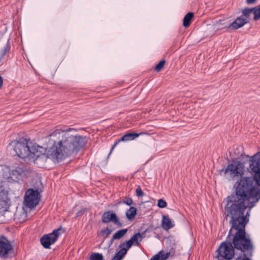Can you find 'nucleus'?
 Segmentation results:
<instances>
[{
	"mask_svg": "<svg viewBox=\"0 0 260 260\" xmlns=\"http://www.w3.org/2000/svg\"><path fill=\"white\" fill-rule=\"evenodd\" d=\"M248 223L246 218L243 219H236L229 222L230 229L228 235V238H230L231 235H250L246 232V225Z\"/></svg>",
	"mask_w": 260,
	"mask_h": 260,
	"instance_id": "nucleus-9",
	"label": "nucleus"
},
{
	"mask_svg": "<svg viewBox=\"0 0 260 260\" xmlns=\"http://www.w3.org/2000/svg\"><path fill=\"white\" fill-rule=\"evenodd\" d=\"M253 20L255 21L260 19V4L253 7Z\"/></svg>",
	"mask_w": 260,
	"mask_h": 260,
	"instance_id": "nucleus-25",
	"label": "nucleus"
},
{
	"mask_svg": "<svg viewBox=\"0 0 260 260\" xmlns=\"http://www.w3.org/2000/svg\"><path fill=\"white\" fill-rule=\"evenodd\" d=\"M136 194L138 197H142L144 196V192L142 190L140 186H138L136 190Z\"/></svg>",
	"mask_w": 260,
	"mask_h": 260,
	"instance_id": "nucleus-32",
	"label": "nucleus"
},
{
	"mask_svg": "<svg viewBox=\"0 0 260 260\" xmlns=\"http://www.w3.org/2000/svg\"><path fill=\"white\" fill-rule=\"evenodd\" d=\"M157 205L160 208H164L167 206V203L163 199H160L157 201Z\"/></svg>",
	"mask_w": 260,
	"mask_h": 260,
	"instance_id": "nucleus-30",
	"label": "nucleus"
},
{
	"mask_svg": "<svg viewBox=\"0 0 260 260\" xmlns=\"http://www.w3.org/2000/svg\"><path fill=\"white\" fill-rule=\"evenodd\" d=\"M194 16L193 12L187 13L183 18V26L185 27H188L191 23V20Z\"/></svg>",
	"mask_w": 260,
	"mask_h": 260,
	"instance_id": "nucleus-19",
	"label": "nucleus"
},
{
	"mask_svg": "<svg viewBox=\"0 0 260 260\" xmlns=\"http://www.w3.org/2000/svg\"><path fill=\"white\" fill-rule=\"evenodd\" d=\"M101 220L104 223L112 222L118 228H121L123 226V224L120 221L119 218L113 210H108L104 212Z\"/></svg>",
	"mask_w": 260,
	"mask_h": 260,
	"instance_id": "nucleus-12",
	"label": "nucleus"
},
{
	"mask_svg": "<svg viewBox=\"0 0 260 260\" xmlns=\"http://www.w3.org/2000/svg\"><path fill=\"white\" fill-rule=\"evenodd\" d=\"M248 23V19L244 18L241 16H240L238 17L232 23H231L228 25H225V28L236 30L242 27L244 25Z\"/></svg>",
	"mask_w": 260,
	"mask_h": 260,
	"instance_id": "nucleus-14",
	"label": "nucleus"
},
{
	"mask_svg": "<svg viewBox=\"0 0 260 260\" xmlns=\"http://www.w3.org/2000/svg\"><path fill=\"white\" fill-rule=\"evenodd\" d=\"M166 60L163 59L157 63L154 67V69L156 72H159L164 67L166 63Z\"/></svg>",
	"mask_w": 260,
	"mask_h": 260,
	"instance_id": "nucleus-27",
	"label": "nucleus"
},
{
	"mask_svg": "<svg viewBox=\"0 0 260 260\" xmlns=\"http://www.w3.org/2000/svg\"><path fill=\"white\" fill-rule=\"evenodd\" d=\"M144 135H149V133L147 132H142L139 133L136 132L127 133L123 135L119 139L121 142H127L133 140L140 136Z\"/></svg>",
	"mask_w": 260,
	"mask_h": 260,
	"instance_id": "nucleus-15",
	"label": "nucleus"
},
{
	"mask_svg": "<svg viewBox=\"0 0 260 260\" xmlns=\"http://www.w3.org/2000/svg\"><path fill=\"white\" fill-rule=\"evenodd\" d=\"M90 260H105L102 253L92 252L90 255Z\"/></svg>",
	"mask_w": 260,
	"mask_h": 260,
	"instance_id": "nucleus-26",
	"label": "nucleus"
},
{
	"mask_svg": "<svg viewBox=\"0 0 260 260\" xmlns=\"http://www.w3.org/2000/svg\"><path fill=\"white\" fill-rule=\"evenodd\" d=\"M237 157L231 158V159H237L238 160L243 161V174L245 172V165L249 162V167L247 168V171L252 175L250 178L251 180L255 182L257 186H260V151L255 153L252 156L245 154L244 153V147L242 146H238L234 151Z\"/></svg>",
	"mask_w": 260,
	"mask_h": 260,
	"instance_id": "nucleus-3",
	"label": "nucleus"
},
{
	"mask_svg": "<svg viewBox=\"0 0 260 260\" xmlns=\"http://www.w3.org/2000/svg\"><path fill=\"white\" fill-rule=\"evenodd\" d=\"M226 159H227L228 161L229 162L230 161V159H229V158H227Z\"/></svg>",
	"mask_w": 260,
	"mask_h": 260,
	"instance_id": "nucleus-42",
	"label": "nucleus"
},
{
	"mask_svg": "<svg viewBox=\"0 0 260 260\" xmlns=\"http://www.w3.org/2000/svg\"><path fill=\"white\" fill-rule=\"evenodd\" d=\"M113 230L110 229L108 228H105L101 231V232L103 234V236L105 239L109 237V235L112 232Z\"/></svg>",
	"mask_w": 260,
	"mask_h": 260,
	"instance_id": "nucleus-28",
	"label": "nucleus"
},
{
	"mask_svg": "<svg viewBox=\"0 0 260 260\" xmlns=\"http://www.w3.org/2000/svg\"><path fill=\"white\" fill-rule=\"evenodd\" d=\"M121 142V141H120V139H118L114 143V144L112 146L111 148V149H110V152L109 153L108 155V156H107V158H108L110 156V155L111 154L112 151H113V150L114 149V148L116 147V146L120 143Z\"/></svg>",
	"mask_w": 260,
	"mask_h": 260,
	"instance_id": "nucleus-34",
	"label": "nucleus"
},
{
	"mask_svg": "<svg viewBox=\"0 0 260 260\" xmlns=\"http://www.w3.org/2000/svg\"><path fill=\"white\" fill-rule=\"evenodd\" d=\"M65 232V230L61 226L54 229L50 233L44 234L40 238V243L45 249L50 248L51 245L54 244L58 240L59 236Z\"/></svg>",
	"mask_w": 260,
	"mask_h": 260,
	"instance_id": "nucleus-7",
	"label": "nucleus"
},
{
	"mask_svg": "<svg viewBox=\"0 0 260 260\" xmlns=\"http://www.w3.org/2000/svg\"><path fill=\"white\" fill-rule=\"evenodd\" d=\"M158 228H159V226H154L152 223L149 224L148 227L144 230L145 232L146 233H149V232H153L155 230H156Z\"/></svg>",
	"mask_w": 260,
	"mask_h": 260,
	"instance_id": "nucleus-29",
	"label": "nucleus"
},
{
	"mask_svg": "<svg viewBox=\"0 0 260 260\" xmlns=\"http://www.w3.org/2000/svg\"><path fill=\"white\" fill-rule=\"evenodd\" d=\"M139 172V170H137V171L136 172V173H137V172Z\"/></svg>",
	"mask_w": 260,
	"mask_h": 260,
	"instance_id": "nucleus-44",
	"label": "nucleus"
},
{
	"mask_svg": "<svg viewBox=\"0 0 260 260\" xmlns=\"http://www.w3.org/2000/svg\"><path fill=\"white\" fill-rule=\"evenodd\" d=\"M231 163L229 164L225 168H222L218 170L217 175L226 176L229 175L230 179H234L235 177H239V179L242 178L246 177L243 176V161L237 160V159H231Z\"/></svg>",
	"mask_w": 260,
	"mask_h": 260,
	"instance_id": "nucleus-5",
	"label": "nucleus"
},
{
	"mask_svg": "<svg viewBox=\"0 0 260 260\" xmlns=\"http://www.w3.org/2000/svg\"><path fill=\"white\" fill-rule=\"evenodd\" d=\"M122 203L127 206H130L133 204V201L132 198L129 197H125L122 201Z\"/></svg>",
	"mask_w": 260,
	"mask_h": 260,
	"instance_id": "nucleus-33",
	"label": "nucleus"
},
{
	"mask_svg": "<svg viewBox=\"0 0 260 260\" xmlns=\"http://www.w3.org/2000/svg\"><path fill=\"white\" fill-rule=\"evenodd\" d=\"M86 211L87 208H82L76 213L75 218L82 216Z\"/></svg>",
	"mask_w": 260,
	"mask_h": 260,
	"instance_id": "nucleus-36",
	"label": "nucleus"
},
{
	"mask_svg": "<svg viewBox=\"0 0 260 260\" xmlns=\"http://www.w3.org/2000/svg\"><path fill=\"white\" fill-rule=\"evenodd\" d=\"M170 251L165 252L163 250H161L153 256L150 260H167L170 256Z\"/></svg>",
	"mask_w": 260,
	"mask_h": 260,
	"instance_id": "nucleus-17",
	"label": "nucleus"
},
{
	"mask_svg": "<svg viewBox=\"0 0 260 260\" xmlns=\"http://www.w3.org/2000/svg\"><path fill=\"white\" fill-rule=\"evenodd\" d=\"M11 48V45L9 42V40H8L4 48H1L0 50V62L4 58L7 53L10 51Z\"/></svg>",
	"mask_w": 260,
	"mask_h": 260,
	"instance_id": "nucleus-21",
	"label": "nucleus"
},
{
	"mask_svg": "<svg viewBox=\"0 0 260 260\" xmlns=\"http://www.w3.org/2000/svg\"><path fill=\"white\" fill-rule=\"evenodd\" d=\"M154 237L156 239H160V236L158 234L156 235Z\"/></svg>",
	"mask_w": 260,
	"mask_h": 260,
	"instance_id": "nucleus-41",
	"label": "nucleus"
},
{
	"mask_svg": "<svg viewBox=\"0 0 260 260\" xmlns=\"http://www.w3.org/2000/svg\"><path fill=\"white\" fill-rule=\"evenodd\" d=\"M121 142V141H120V139H118L114 143V144L112 146L111 148V149H110V152L109 153L108 155V156H107V158H108L110 156V155L111 154L112 151H113V150L114 149V148L116 147V146L120 143Z\"/></svg>",
	"mask_w": 260,
	"mask_h": 260,
	"instance_id": "nucleus-35",
	"label": "nucleus"
},
{
	"mask_svg": "<svg viewBox=\"0 0 260 260\" xmlns=\"http://www.w3.org/2000/svg\"><path fill=\"white\" fill-rule=\"evenodd\" d=\"M16 255L14 246L5 236L0 237V258L2 259L12 258Z\"/></svg>",
	"mask_w": 260,
	"mask_h": 260,
	"instance_id": "nucleus-8",
	"label": "nucleus"
},
{
	"mask_svg": "<svg viewBox=\"0 0 260 260\" xmlns=\"http://www.w3.org/2000/svg\"><path fill=\"white\" fill-rule=\"evenodd\" d=\"M56 129L52 133L51 137H57V140H51L53 143L51 147L46 148L45 154L47 158L51 159L54 162H59L72 154H77L87 143L88 138L77 134L70 135L69 132Z\"/></svg>",
	"mask_w": 260,
	"mask_h": 260,
	"instance_id": "nucleus-1",
	"label": "nucleus"
},
{
	"mask_svg": "<svg viewBox=\"0 0 260 260\" xmlns=\"http://www.w3.org/2000/svg\"><path fill=\"white\" fill-rule=\"evenodd\" d=\"M137 214V209L135 207H131L126 212L125 216L129 221H133Z\"/></svg>",
	"mask_w": 260,
	"mask_h": 260,
	"instance_id": "nucleus-18",
	"label": "nucleus"
},
{
	"mask_svg": "<svg viewBox=\"0 0 260 260\" xmlns=\"http://www.w3.org/2000/svg\"><path fill=\"white\" fill-rule=\"evenodd\" d=\"M241 16L244 18L248 19L250 20V16L251 13L253 14V7L248 8L245 7L241 10Z\"/></svg>",
	"mask_w": 260,
	"mask_h": 260,
	"instance_id": "nucleus-23",
	"label": "nucleus"
},
{
	"mask_svg": "<svg viewBox=\"0 0 260 260\" xmlns=\"http://www.w3.org/2000/svg\"><path fill=\"white\" fill-rule=\"evenodd\" d=\"M253 182L247 177L238 179L234 185V190L224 200L223 202H226L224 207L226 217L231 218L229 222L239 219L242 213L247 209L248 206L245 205V202L256 197L257 194H253Z\"/></svg>",
	"mask_w": 260,
	"mask_h": 260,
	"instance_id": "nucleus-2",
	"label": "nucleus"
},
{
	"mask_svg": "<svg viewBox=\"0 0 260 260\" xmlns=\"http://www.w3.org/2000/svg\"><path fill=\"white\" fill-rule=\"evenodd\" d=\"M125 255L122 251H118L115 253L114 257L118 260H122Z\"/></svg>",
	"mask_w": 260,
	"mask_h": 260,
	"instance_id": "nucleus-31",
	"label": "nucleus"
},
{
	"mask_svg": "<svg viewBox=\"0 0 260 260\" xmlns=\"http://www.w3.org/2000/svg\"><path fill=\"white\" fill-rule=\"evenodd\" d=\"M118 247L120 248L119 251H122L123 253L126 254L127 251L132 247L127 241H125V242L121 243L119 245Z\"/></svg>",
	"mask_w": 260,
	"mask_h": 260,
	"instance_id": "nucleus-24",
	"label": "nucleus"
},
{
	"mask_svg": "<svg viewBox=\"0 0 260 260\" xmlns=\"http://www.w3.org/2000/svg\"><path fill=\"white\" fill-rule=\"evenodd\" d=\"M174 225V221H172L168 215L162 216L161 226L164 230L168 231Z\"/></svg>",
	"mask_w": 260,
	"mask_h": 260,
	"instance_id": "nucleus-16",
	"label": "nucleus"
},
{
	"mask_svg": "<svg viewBox=\"0 0 260 260\" xmlns=\"http://www.w3.org/2000/svg\"><path fill=\"white\" fill-rule=\"evenodd\" d=\"M229 154H230V155L231 156L232 155V152L231 151L229 152Z\"/></svg>",
	"mask_w": 260,
	"mask_h": 260,
	"instance_id": "nucleus-43",
	"label": "nucleus"
},
{
	"mask_svg": "<svg viewBox=\"0 0 260 260\" xmlns=\"http://www.w3.org/2000/svg\"><path fill=\"white\" fill-rule=\"evenodd\" d=\"M115 240H113V237H112V238L110 239V240L109 241V246H110L113 243V241H114Z\"/></svg>",
	"mask_w": 260,
	"mask_h": 260,
	"instance_id": "nucleus-40",
	"label": "nucleus"
},
{
	"mask_svg": "<svg viewBox=\"0 0 260 260\" xmlns=\"http://www.w3.org/2000/svg\"><path fill=\"white\" fill-rule=\"evenodd\" d=\"M7 149L11 151L12 155L17 156L22 159L39 157L38 155H36L38 152L36 146L32 145L29 139L27 140L24 138L12 141L8 146Z\"/></svg>",
	"mask_w": 260,
	"mask_h": 260,
	"instance_id": "nucleus-4",
	"label": "nucleus"
},
{
	"mask_svg": "<svg viewBox=\"0 0 260 260\" xmlns=\"http://www.w3.org/2000/svg\"><path fill=\"white\" fill-rule=\"evenodd\" d=\"M42 190L39 188H28L25 192L24 198V205L30 209H32L39 204L41 200Z\"/></svg>",
	"mask_w": 260,
	"mask_h": 260,
	"instance_id": "nucleus-6",
	"label": "nucleus"
},
{
	"mask_svg": "<svg viewBox=\"0 0 260 260\" xmlns=\"http://www.w3.org/2000/svg\"><path fill=\"white\" fill-rule=\"evenodd\" d=\"M257 2V0H246V3L249 5H254Z\"/></svg>",
	"mask_w": 260,
	"mask_h": 260,
	"instance_id": "nucleus-38",
	"label": "nucleus"
},
{
	"mask_svg": "<svg viewBox=\"0 0 260 260\" xmlns=\"http://www.w3.org/2000/svg\"><path fill=\"white\" fill-rule=\"evenodd\" d=\"M3 179L0 177V206L2 208H9L11 205L10 199L9 197V191L3 185Z\"/></svg>",
	"mask_w": 260,
	"mask_h": 260,
	"instance_id": "nucleus-13",
	"label": "nucleus"
},
{
	"mask_svg": "<svg viewBox=\"0 0 260 260\" xmlns=\"http://www.w3.org/2000/svg\"><path fill=\"white\" fill-rule=\"evenodd\" d=\"M3 82H4L3 79L2 77L0 75V89L3 87Z\"/></svg>",
	"mask_w": 260,
	"mask_h": 260,
	"instance_id": "nucleus-39",
	"label": "nucleus"
},
{
	"mask_svg": "<svg viewBox=\"0 0 260 260\" xmlns=\"http://www.w3.org/2000/svg\"><path fill=\"white\" fill-rule=\"evenodd\" d=\"M26 168L24 165L15 167L9 171V176L8 177L9 181L12 180L18 182L26 176Z\"/></svg>",
	"mask_w": 260,
	"mask_h": 260,
	"instance_id": "nucleus-11",
	"label": "nucleus"
},
{
	"mask_svg": "<svg viewBox=\"0 0 260 260\" xmlns=\"http://www.w3.org/2000/svg\"><path fill=\"white\" fill-rule=\"evenodd\" d=\"M140 236L139 237V238H140L139 241H142V240L146 237H147L148 238H149L150 237V235H148V236L147 235V233L146 232H145V230H144L143 232H142L141 233L140 232Z\"/></svg>",
	"mask_w": 260,
	"mask_h": 260,
	"instance_id": "nucleus-37",
	"label": "nucleus"
},
{
	"mask_svg": "<svg viewBox=\"0 0 260 260\" xmlns=\"http://www.w3.org/2000/svg\"><path fill=\"white\" fill-rule=\"evenodd\" d=\"M127 232V229H122L116 231L113 235V240H118L122 238Z\"/></svg>",
	"mask_w": 260,
	"mask_h": 260,
	"instance_id": "nucleus-22",
	"label": "nucleus"
},
{
	"mask_svg": "<svg viewBox=\"0 0 260 260\" xmlns=\"http://www.w3.org/2000/svg\"><path fill=\"white\" fill-rule=\"evenodd\" d=\"M252 191L253 194L254 195L255 194H257L256 197L253 198H251V199H249V201H246L245 202V205H247V208L248 209L246 211V214L244 215V213H242V216L240 217L239 219H243L244 218H246L247 220V222H249V216H250V212L251 209L255 206V204L256 202H257L260 199V186H257L256 185L255 183H253L252 184Z\"/></svg>",
	"mask_w": 260,
	"mask_h": 260,
	"instance_id": "nucleus-10",
	"label": "nucleus"
},
{
	"mask_svg": "<svg viewBox=\"0 0 260 260\" xmlns=\"http://www.w3.org/2000/svg\"><path fill=\"white\" fill-rule=\"evenodd\" d=\"M140 232L136 233L134 234V235L128 240H127L129 243L131 247L134 245L135 246H139V243L141 241H139L140 240Z\"/></svg>",
	"mask_w": 260,
	"mask_h": 260,
	"instance_id": "nucleus-20",
	"label": "nucleus"
}]
</instances>
